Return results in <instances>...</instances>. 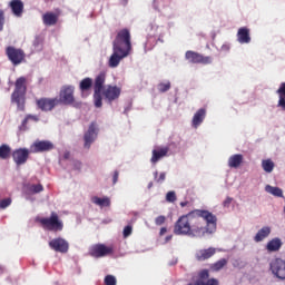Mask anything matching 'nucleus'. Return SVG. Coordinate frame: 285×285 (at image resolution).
<instances>
[{
  "mask_svg": "<svg viewBox=\"0 0 285 285\" xmlns=\"http://www.w3.org/2000/svg\"><path fill=\"white\" fill-rule=\"evenodd\" d=\"M217 230V216L206 209H194L180 216L174 225V235L204 237Z\"/></svg>",
  "mask_w": 285,
  "mask_h": 285,
  "instance_id": "obj_1",
  "label": "nucleus"
},
{
  "mask_svg": "<svg viewBox=\"0 0 285 285\" xmlns=\"http://www.w3.org/2000/svg\"><path fill=\"white\" fill-rule=\"evenodd\" d=\"M132 52V41L130 30L121 29L117 32L112 42V55L109 58V68H117L122 59Z\"/></svg>",
  "mask_w": 285,
  "mask_h": 285,
  "instance_id": "obj_2",
  "label": "nucleus"
},
{
  "mask_svg": "<svg viewBox=\"0 0 285 285\" xmlns=\"http://www.w3.org/2000/svg\"><path fill=\"white\" fill-rule=\"evenodd\" d=\"M105 83L106 71H101L94 80V104L96 108L104 106L101 92L109 104H112V101H116V99H119L121 96V88L108 85L107 88L104 89Z\"/></svg>",
  "mask_w": 285,
  "mask_h": 285,
  "instance_id": "obj_3",
  "label": "nucleus"
},
{
  "mask_svg": "<svg viewBox=\"0 0 285 285\" xmlns=\"http://www.w3.org/2000/svg\"><path fill=\"white\" fill-rule=\"evenodd\" d=\"M26 92H28V79L20 77L14 82V90L11 95V101L17 104L18 110H26Z\"/></svg>",
  "mask_w": 285,
  "mask_h": 285,
  "instance_id": "obj_4",
  "label": "nucleus"
},
{
  "mask_svg": "<svg viewBox=\"0 0 285 285\" xmlns=\"http://www.w3.org/2000/svg\"><path fill=\"white\" fill-rule=\"evenodd\" d=\"M37 222L45 228L46 230H52L53 233H59L63 230V222L59 219V214L52 212L50 217L37 218Z\"/></svg>",
  "mask_w": 285,
  "mask_h": 285,
  "instance_id": "obj_5",
  "label": "nucleus"
},
{
  "mask_svg": "<svg viewBox=\"0 0 285 285\" xmlns=\"http://www.w3.org/2000/svg\"><path fill=\"white\" fill-rule=\"evenodd\" d=\"M72 106L75 104V86L65 85L61 87L58 98V105Z\"/></svg>",
  "mask_w": 285,
  "mask_h": 285,
  "instance_id": "obj_6",
  "label": "nucleus"
},
{
  "mask_svg": "<svg viewBox=\"0 0 285 285\" xmlns=\"http://www.w3.org/2000/svg\"><path fill=\"white\" fill-rule=\"evenodd\" d=\"M185 57L189 63H202L203 66L213 63V58L210 56H204L195 51H187Z\"/></svg>",
  "mask_w": 285,
  "mask_h": 285,
  "instance_id": "obj_7",
  "label": "nucleus"
},
{
  "mask_svg": "<svg viewBox=\"0 0 285 285\" xmlns=\"http://www.w3.org/2000/svg\"><path fill=\"white\" fill-rule=\"evenodd\" d=\"M269 271L278 279H285V261L282 258H274L269 263Z\"/></svg>",
  "mask_w": 285,
  "mask_h": 285,
  "instance_id": "obj_8",
  "label": "nucleus"
},
{
  "mask_svg": "<svg viewBox=\"0 0 285 285\" xmlns=\"http://www.w3.org/2000/svg\"><path fill=\"white\" fill-rule=\"evenodd\" d=\"M6 55L9 59V61H11V63H13V66H19V63H22L23 59H26V52H23V50H21V49H17L14 47H7Z\"/></svg>",
  "mask_w": 285,
  "mask_h": 285,
  "instance_id": "obj_9",
  "label": "nucleus"
},
{
  "mask_svg": "<svg viewBox=\"0 0 285 285\" xmlns=\"http://www.w3.org/2000/svg\"><path fill=\"white\" fill-rule=\"evenodd\" d=\"M99 135V128L97 127V122L92 121L89 125L88 130L83 135L85 148L90 149V146L95 144L97 136Z\"/></svg>",
  "mask_w": 285,
  "mask_h": 285,
  "instance_id": "obj_10",
  "label": "nucleus"
},
{
  "mask_svg": "<svg viewBox=\"0 0 285 285\" xmlns=\"http://www.w3.org/2000/svg\"><path fill=\"white\" fill-rule=\"evenodd\" d=\"M114 250L115 249L110 246H106L104 244H96V245L90 247L89 255L91 257H96L97 259H99L101 257L112 255Z\"/></svg>",
  "mask_w": 285,
  "mask_h": 285,
  "instance_id": "obj_11",
  "label": "nucleus"
},
{
  "mask_svg": "<svg viewBox=\"0 0 285 285\" xmlns=\"http://www.w3.org/2000/svg\"><path fill=\"white\" fill-rule=\"evenodd\" d=\"M36 105L38 106L39 110H42V112H50L59 106V99L58 98H40L36 101Z\"/></svg>",
  "mask_w": 285,
  "mask_h": 285,
  "instance_id": "obj_12",
  "label": "nucleus"
},
{
  "mask_svg": "<svg viewBox=\"0 0 285 285\" xmlns=\"http://www.w3.org/2000/svg\"><path fill=\"white\" fill-rule=\"evenodd\" d=\"M50 150H55V144L50 140H36L30 146V153H50Z\"/></svg>",
  "mask_w": 285,
  "mask_h": 285,
  "instance_id": "obj_13",
  "label": "nucleus"
},
{
  "mask_svg": "<svg viewBox=\"0 0 285 285\" xmlns=\"http://www.w3.org/2000/svg\"><path fill=\"white\" fill-rule=\"evenodd\" d=\"M30 153L28 148H18L12 151L11 157L17 166H23L30 159Z\"/></svg>",
  "mask_w": 285,
  "mask_h": 285,
  "instance_id": "obj_14",
  "label": "nucleus"
},
{
  "mask_svg": "<svg viewBox=\"0 0 285 285\" xmlns=\"http://www.w3.org/2000/svg\"><path fill=\"white\" fill-rule=\"evenodd\" d=\"M49 247L51 250H55L56 253L66 254L70 249V244L68 243V240L58 237L49 242Z\"/></svg>",
  "mask_w": 285,
  "mask_h": 285,
  "instance_id": "obj_15",
  "label": "nucleus"
},
{
  "mask_svg": "<svg viewBox=\"0 0 285 285\" xmlns=\"http://www.w3.org/2000/svg\"><path fill=\"white\" fill-rule=\"evenodd\" d=\"M206 119V109L205 108H200L198 109L191 120V126L193 128H199V126H202V124H204V120Z\"/></svg>",
  "mask_w": 285,
  "mask_h": 285,
  "instance_id": "obj_16",
  "label": "nucleus"
},
{
  "mask_svg": "<svg viewBox=\"0 0 285 285\" xmlns=\"http://www.w3.org/2000/svg\"><path fill=\"white\" fill-rule=\"evenodd\" d=\"M217 253V249L215 247H209L207 249H200L196 253V259L198 262H206V259H210L213 255Z\"/></svg>",
  "mask_w": 285,
  "mask_h": 285,
  "instance_id": "obj_17",
  "label": "nucleus"
},
{
  "mask_svg": "<svg viewBox=\"0 0 285 285\" xmlns=\"http://www.w3.org/2000/svg\"><path fill=\"white\" fill-rule=\"evenodd\" d=\"M238 43H250V29L242 27L237 31Z\"/></svg>",
  "mask_w": 285,
  "mask_h": 285,
  "instance_id": "obj_18",
  "label": "nucleus"
},
{
  "mask_svg": "<svg viewBox=\"0 0 285 285\" xmlns=\"http://www.w3.org/2000/svg\"><path fill=\"white\" fill-rule=\"evenodd\" d=\"M169 151H170V148H168V147L154 149L153 156L150 159L151 164H157V161H159V159H164V157H167Z\"/></svg>",
  "mask_w": 285,
  "mask_h": 285,
  "instance_id": "obj_19",
  "label": "nucleus"
},
{
  "mask_svg": "<svg viewBox=\"0 0 285 285\" xmlns=\"http://www.w3.org/2000/svg\"><path fill=\"white\" fill-rule=\"evenodd\" d=\"M11 12L14 17H21L23 14V1L21 0H11L9 3Z\"/></svg>",
  "mask_w": 285,
  "mask_h": 285,
  "instance_id": "obj_20",
  "label": "nucleus"
},
{
  "mask_svg": "<svg viewBox=\"0 0 285 285\" xmlns=\"http://www.w3.org/2000/svg\"><path fill=\"white\" fill-rule=\"evenodd\" d=\"M57 21H59V16L53 12H46L42 16V23L45 26H57Z\"/></svg>",
  "mask_w": 285,
  "mask_h": 285,
  "instance_id": "obj_21",
  "label": "nucleus"
},
{
  "mask_svg": "<svg viewBox=\"0 0 285 285\" xmlns=\"http://www.w3.org/2000/svg\"><path fill=\"white\" fill-rule=\"evenodd\" d=\"M283 244L284 243H282L281 238H273L267 243L266 250H268V253H277V250L282 248Z\"/></svg>",
  "mask_w": 285,
  "mask_h": 285,
  "instance_id": "obj_22",
  "label": "nucleus"
},
{
  "mask_svg": "<svg viewBox=\"0 0 285 285\" xmlns=\"http://www.w3.org/2000/svg\"><path fill=\"white\" fill-rule=\"evenodd\" d=\"M243 163H244V156L240 154H235L230 156L228 159L229 168H239V166H242Z\"/></svg>",
  "mask_w": 285,
  "mask_h": 285,
  "instance_id": "obj_23",
  "label": "nucleus"
},
{
  "mask_svg": "<svg viewBox=\"0 0 285 285\" xmlns=\"http://www.w3.org/2000/svg\"><path fill=\"white\" fill-rule=\"evenodd\" d=\"M276 92L279 97L277 107L282 108V110H285V82L281 83Z\"/></svg>",
  "mask_w": 285,
  "mask_h": 285,
  "instance_id": "obj_24",
  "label": "nucleus"
},
{
  "mask_svg": "<svg viewBox=\"0 0 285 285\" xmlns=\"http://www.w3.org/2000/svg\"><path fill=\"white\" fill-rule=\"evenodd\" d=\"M268 235H271V227L265 226L263 228H261L256 236L254 237L255 242H264V239H266V237H268Z\"/></svg>",
  "mask_w": 285,
  "mask_h": 285,
  "instance_id": "obj_25",
  "label": "nucleus"
},
{
  "mask_svg": "<svg viewBox=\"0 0 285 285\" xmlns=\"http://www.w3.org/2000/svg\"><path fill=\"white\" fill-rule=\"evenodd\" d=\"M39 121V117L33 115H27L24 119L22 120L21 125L19 126V130L21 132H26L28 130V121Z\"/></svg>",
  "mask_w": 285,
  "mask_h": 285,
  "instance_id": "obj_26",
  "label": "nucleus"
},
{
  "mask_svg": "<svg viewBox=\"0 0 285 285\" xmlns=\"http://www.w3.org/2000/svg\"><path fill=\"white\" fill-rule=\"evenodd\" d=\"M79 88L81 92H89L92 88V78H83L79 83Z\"/></svg>",
  "mask_w": 285,
  "mask_h": 285,
  "instance_id": "obj_27",
  "label": "nucleus"
},
{
  "mask_svg": "<svg viewBox=\"0 0 285 285\" xmlns=\"http://www.w3.org/2000/svg\"><path fill=\"white\" fill-rule=\"evenodd\" d=\"M266 193L273 195L274 197H284V191L279 187H274L271 185L265 186Z\"/></svg>",
  "mask_w": 285,
  "mask_h": 285,
  "instance_id": "obj_28",
  "label": "nucleus"
},
{
  "mask_svg": "<svg viewBox=\"0 0 285 285\" xmlns=\"http://www.w3.org/2000/svg\"><path fill=\"white\" fill-rule=\"evenodd\" d=\"M10 155H12V148L10 145H1L0 146V159H10Z\"/></svg>",
  "mask_w": 285,
  "mask_h": 285,
  "instance_id": "obj_29",
  "label": "nucleus"
},
{
  "mask_svg": "<svg viewBox=\"0 0 285 285\" xmlns=\"http://www.w3.org/2000/svg\"><path fill=\"white\" fill-rule=\"evenodd\" d=\"M91 202H92V204H96V206H101L102 208L110 206V198H108V197L99 198V197L95 196L91 199Z\"/></svg>",
  "mask_w": 285,
  "mask_h": 285,
  "instance_id": "obj_30",
  "label": "nucleus"
},
{
  "mask_svg": "<svg viewBox=\"0 0 285 285\" xmlns=\"http://www.w3.org/2000/svg\"><path fill=\"white\" fill-rule=\"evenodd\" d=\"M262 168L265 173H272L275 170V163H273L271 159H265L262 161Z\"/></svg>",
  "mask_w": 285,
  "mask_h": 285,
  "instance_id": "obj_31",
  "label": "nucleus"
},
{
  "mask_svg": "<svg viewBox=\"0 0 285 285\" xmlns=\"http://www.w3.org/2000/svg\"><path fill=\"white\" fill-rule=\"evenodd\" d=\"M226 264H228V261L226 258H222L212 265V269H214L216 272L222 271V268H224V266H226Z\"/></svg>",
  "mask_w": 285,
  "mask_h": 285,
  "instance_id": "obj_32",
  "label": "nucleus"
},
{
  "mask_svg": "<svg viewBox=\"0 0 285 285\" xmlns=\"http://www.w3.org/2000/svg\"><path fill=\"white\" fill-rule=\"evenodd\" d=\"M154 179L157 184H164V181H166V173L159 174V171H155Z\"/></svg>",
  "mask_w": 285,
  "mask_h": 285,
  "instance_id": "obj_33",
  "label": "nucleus"
},
{
  "mask_svg": "<svg viewBox=\"0 0 285 285\" xmlns=\"http://www.w3.org/2000/svg\"><path fill=\"white\" fill-rule=\"evenodd\" d=\"M29 191L33 193L35 195H37L39 193H43V185H41V184L31 185L29 187Z\"/></svg>",
  "mask_w": 285,
  "mask_h": 285,
  "instance_id": "obj_34",
  "label": "nucleus"
},
{
  "mask_svg": "<svg viewBox=\"0 0 285 285\" xmlns=\"http://www.w3.org/2000/svg\"><path fill=\"white\" fill-rule=\"evenodd\" d=\"M197 285H219V281L217 278H209L207 282L204 281H196Z\"/></svg>",
  "mask_w": 285,
  "mask_h": 285,
  "instance_id": "obj_35",
  "label": "nucleus"
},
{
  "mask_svg": "<svg viewBox=\"0 0 285 285\" xmlns=\"http://www.w3.org/2000/svg\"><path fill=\"white\" fill-rule=\"evenodd\" d=\"M169 89H170V81L160 82V83L158 85V90H159V92H168Z\"/></svg>",
  "mask_w": 285,
  "mask_h": 285,
  "instance_id": "obj_36",
  "label": "nucleus"
},
{
  "mask_svg": "<svg viewBox=\"0 0 285 285\" xmlns=\"http://www.w3.org/2000/svg\"><path fill=\"white\" fill-rule=\"evenodd\" d=\"M12 204V198H4L0 200V209L1 210H6V208H8V206H10Z\"/></svg>",
  "mask_w": 285,
  "mask_h": 285,
  "instance_id": "obj_37",
  "label": "nucleus"
},
{
  "mask_svg": "<svg viewBox=\"0 0 285 285\" xmlns=\"http://www.w3.org/2000/svg\"><path fill=\"white\" fill-rule=\"evenodd\" d=\"M105 285H117V278L114 275H107L105 277Z\"/></svg>",
  "mask_w": 285,
  "mask_h": 285,
  "instance_id": "obj_38",
  "label": "nucleus"
},
{
  "mask_svg": "<svg viewBox=\"0 0 285 285\" xmlns=\"http://www.w3.org/2000/svg\"><path fill=\"white\" fill-rule=\"evenodd\" d=\"M198 277V281L204 282V279H208V277H210V274L208 273V269H203L199 272Z\"/></svg>",
  "mask_w": 285,
  "mask_h": 285,
  "instance_id": "obj_39",
  "label": "nucleus"
},
{
  "mask_svg": "<svg viewBox=\"0 0 285 285\" xmlns=\"http://www.w3.org/2000/svg\"><path fill=\"white\" fill-rule=\"evenodd\" d=\"M166 199L167 202H177V195L175 194V191H168L166 195Z\"/></svg>",
  "mask_w": 285,
  "mask_h": 285,
  "instance_id": "obj_40",
  "label": "nucleus"
},
{
  "mask_svg": "<svg viewBox=\"0 0 285 285\" xmlns=\"http://www.w3.org/2000/svg\"><path fill=\"white\" fill-rule=\"evenodd\" d=\"M124 237H130L132 235V226L127 225L122 232Z\"/></svg>",
  "mask_w": 285,
  "mask_h": 285,
  "instance_id": "obj_41",
  "label": "nucleus"
},
{
  "mask_svg": "<svg viewBox=\"0 0 285 285\" xmlns=\"http://www.w3.org/2000/svg\"><path fill=\"white\" fill-rule=\"evenodd\" d=\"M165 223H166V216H158V217H156V219H155L156 226H161V225L165 224Z\"/></svg>",
  "mask_w": 285,
  "mask_h": 285,
  "instance_id": "obj_42",
  "label": "nucleus"
},
{
  "mask_svg": "<svg viewBox=\"0 0 285 285\" xmlns=\"http://www.w3.org/2000/svg\"><path fill=\"white\" fill-rule=\"evenodd\" d=\"M6 23V16L3 13V10H0V32L3 30V26Z\"/></svg>",
  "mask_w": 285,
  "mask_h": 285,
  "instance_id": "obj_43",
  "label": "nucleus"
},
{
  "mask_svg": "<svg viewBox=\"0 0 285 285\" xmlns=\"http://www.w3.org/2000/svg\"><path fill=\"white\" fill-rule=\"evenodd\" d=\"M230 204H233V197L227 196V198L223 202L224 208H230Z\"/></svg>",
  "mask_w": 285,
  "mask_h": 285,
  "instance_id": "obj_44",
  "label": "nucleus"
},
{
  "mask_svg": "<svg viewBox=\"0 0 285 285\" xmlns=\"http://www.w3.org/2000/svg\"><path fill=\"white\" fill-rule=\"evenodd\" d=\"M43 43V40H41L40 37H36L33 40V46L37 48L38 46H41Z\"/></svg>",
  "mask_w": 285,
  "mask_h": 285,
  "instance_id": "obj_45",
  "label": "nucleus"
},
{
  "mask_svg": "<svg viewBox=\"0 0 285 285\" xmlns=\"http://www.w3.org/2000/svg\"><path fill=\"white\" fill-rule=\"evenodd\" d=\"M117 181H119V171L118 170L114 171V175H112V184H117Z\"/></svg>",
  "mask_w": 285,
  "mask_h": 285,
  "instance_id": "obj_46",
  "label": "nucleus"
},
{
  "mask_svg": "<svg viewBox=\"0 0 285 285\" xmlns=\"http://www.w3.org/2000/svg\"><path fill=\"white\" fill-rule=\"evenodd\" d=\"M220 50L228 52V50H230V45H223Z\"/></svg>",
  "mask_w": 285,
  "mask_h": 285,
  "instance_id": "obj_47",
  "label": "nucleus"
},
{
  "mask_svg": "<svg viewBox=\"0 0 285 285\" xmlns=\"http://www.w3.org/2000/svg\"><path fill=\"white\" fill-rule=\"evenodd\" d=\"M62 159H70V151H65Z\"/></svg>",
  "mask_w": 285,
  "mask_h": 285,
  "instance_id": "obj_48",
  "label": "nucleus"
},
{
  "mask_svg": "<svg viewBox=\"0 0 285 285\" xmlns=\"http://www.w3.org/2000/svg\"><path fill=\"white\" fill-rule=\"evenodd\" d=\"M75 166H76V168H77L78 170H80V169H81V161H76V163H75Z\"/></svg>",
  "mask_w": 285,
  "mask_h": 285,
  "instance_id": "obj_49",
  "label": "nucleus"
},
{
  "mask_svg": "<svg viewBox=\"0 0 285 285\" xmlns=\"http://www.w3.org/2000/svg\"><path fill=\"white\" fill-rule=\"evenodd\" d=\"M167 228L166 227H163L161 229H160V235H166V233H167Z\"/></svg>",
  "mask_w": 285,
  "mask_h": 285,
  "instance_id": "obj_50",
  "label": "nucleus"
},
{
  "mask_svg": "<svg viewBox=\"0 0 285 285\" xmlns=\"http://www.w3.org/2000/svg\"><path fill=\"white\" fill-rule=\"evenodd\" d=\"M180 206H181V208H185V206H188V202H181Z\"/></svg>",
  "mask_w": 285,
  "mask_h": 285,
  "instance_id": "obj_51",
  "label": "nucleus"
},
{
  "mask_svg": "<svg viewBox=\"0 0 285 285\" xmlns=\"http://www.w3.org/2000/svg\"><path fill=\"white\" fill-rule=\"evenodd\" d=\"M153 186H154V184H153V181H150L149 184H148V186H147V188H153Z\"/></svg>",
  "mask_w": 285,
  "mask_h": 285,
  "instance_id": "obj_52",
  "label": "nucleus"
},
{
  "mask_svg": "<svg viewBox=\"0 0 285 285\" xmlns=\"http://www.w3.org/2000/svg\"><path fill=\"white\" fill-rule=\"evenodd\" d=\"M166 239L168 242V240L173 239V236H167Z\"/></svg>",
  "mask_w": 285,
  "mask_h": 285,
  "instance_id": "obj_53",
  "label": "nucleus"
},
{
  "mask_svg": "<svg viewBox=\"0 0 285 285\" xmlns=\"http://www.w3.org/2000/svg\"><path fill=\"white\" fill-rule=\"evenodd\" d=\"M187 285H197V282H195V283H189V284H187Z\"/></svg>",
  "mask_w": 285,
  "mask_h": 285,
  "instance_id": "obj_54",
  "label": "nucleus"
}]
</instances>
